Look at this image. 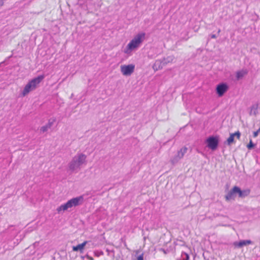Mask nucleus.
<instances>
[{
    "instance_id": "1a4fd4ad",
    "label": "nucleus",
    "mask_w": 260,
    "mask_h": 260,
    "mask_svg": "<svg viewBox=\"0 0 260 260\" xmlns=\"http://www.w3.org/2000/svg\"><path fill=\"white\" fill-rule=\"evenodd\" d=\"M237 196V186H234L225 196V199L227 201L234 200Z\"/></svg>"
},
{
    "instance_id": "f8f14e48",
    "label": "nucleus",
    "mask_w": 260,
    "mask_h": 260,
    "mask_svg": "<svg viewBox=\"0 0 260 260\" xmlns=\"http://www.w3.org/2000/svg\"><path fill=\"white\" fill-rule=\"evenodd\" d=\"M252 243V241L250 240H241L238 242H235L234 244L235 246L238 247H242L244 246H246Z\"/></svg>"
},
{
    "instance_id": "4468645a",
    "label": "nucleus",
    "mask_w": 260,
    "mask_h": 260,
    "mask_svg": "<svg viewBox=\"0 0 260 260\" xmlns=\"http://www.w3.org/2000/svg\"><path fill=\"white\" fill-rule=\"evenodd\" d=\"M247 74V72L246 70H241L238 71L236 73V77L238 80L243 77L245 75Z\"/></svg>"
},
{
    "instance_id": "39448f33",
    "label": "nucleus",
    "mask_w": 260,
    "mask_h": 260,
    "mask_svg": "<svg viewBox=\"0 0 260 260\" xmlns=\"http://www.w3.org/2000/svg\"><path fill=\"white\" fill-rule=\"evenodd\" d=\"M207 146L212 150H215L218 147L219 141L217 137L210 136L206 140Z\"/></svg>"
},
{
    "instance_id": "bb28decb",
    "label": "nucleus",
    "mask_w": 260,
    "mask_h": 260,
    "mask_svg": "<svg viewBox=\"0 0 260 260\" xmlns=\"http://www.w3.org/2000/svg\"><path fill=\"white\" fill-rule=\"evenodd\" d=\"M220 29H218V34H219V33H220Z\"/></svg>"
},
{
    "instance_id": "423d86ee",
    "label": "nucleus",
    "mask_w": 260,
    "mask_h": 260,
    "mask_svg": "<svg viewBox=\"0 0 260 260\" xmlns=\"http://www.w3.org/2000/svg\"><path fill=\"white\" fill-rule=\"evenodd\" d=\"M135 66L133 64L128 65H121L120 71L124 76H130L135 70Z\"/></svg>"
},
{
    "instance_id": "aec40b11",
    "label": "nucleus",
    "mask_w": 260,
    "mask_h": 260,
    "mask_svg": "<svg viewBox=\"0 0 260 260\" xmlns=\"http://www.w3.org/2000/svg\"><path fill=\"white\" fill-rule=\"evenodd\" d=\"M254 146V144L252 142V140H250L249 143L247 145V147L248 149H251Z\"/></svg>"
},
{
    "instance_id": "f03ea898",
    "label": "nucleus",
    "mask_w": 260,
    "mask_h": 260,
    "mask_svg": "<svg viewBox=\"0 0 260 260\" xmlns=\"http://www.w3.org/2000/svg\"><path fill=\"white\" fill-rule=\"evenodd\" d=\"M145 37V32H141L137 34L127 44L124 50V52L126 54H129L132 51L139 47L144 40Z\"/></svg>"
},
{
    "instance_id": "ddd939ff",
    "label": "nucleus",
    "mask_w": 260,
    "mask_h": 260,
    "mask_svg": "<svg viewBox=\"0 0 260 260\" xmlns=\"http://www.w3.org/2000/svg\"><path fill=\"white\" fill-rule=\"evenodd\" d=\"M87 241H85L81 244H78L76 246H73V250L74 251H77L79 250L81 253H82L83 250L85 246L87 244Z\"/></svg>"
},
{
    "instance_id": "4be33fe9",
    "label": "nucleus",
    "mask_w": 260,
    "mask_h": 260,
    "mask_svg": "<svg viewBox=\"0 0 260 260\" xmlns=\"http://www.w3.org/2000/svg\"><path fill=\"white\" fill-rule=\"evenodd\" d=\"M259 133H260V127L257 129V131L253 132V137L256 138L258 136Z\"/></svg>"
},
{
    "instance_id": "412c9836",
    "label": "nucleus",
    "mask_w": 260,
    "mask_h": 260,
    "mask_svg": "<svg viewBox=\"0 0 260 260\" xmlns=\"http://www.w3.org/2000/svg\"><path fill=\"white\" fill-rule=\"evenodd\" d=\"M54 121H51L49 120L48 121V122L46 124V125L48 126L49 128H51V127L52 126Z\"/></svg>"
},
{
    "instance_id": "a878e982",
    "label": "nucleus",
    "mask_w": 260,
    "mask_h": 260,
    "mask_svg": "<svg viewBox=\"0 0 260 260\" xmlns=\"http://www.w3.org/2000/svg\"><path fill=\"white\" fill-rule=\"evenodd\" d=\"M4 0H0V7L2 6L4 4Z\"/></svg>"
},
{
    "instance_id": "2eb2a0df",
    "label": "nucleus",
    "mask_w": 260,
    "mask_h": 260,
    "mask_svg": "<svg viewBox=\"0 0 260 260\" xmlns=\"http://www.w3.org/2000/svg\"><path fill=\"white\" fill-rule=\"evenodd\" d=\"M234 138L235 137L233 135V134H231L230 137L227 139L228 145H230L232 143H233L234 140Z\"/></svg>"
},
{
    "instance_id": "5701e85b",
    "label": "nucleus",
    "mask_w": 260,
    "mask_h": 260,
    "mask_svg": "<svg viewBox=\"0 0 260 260\" xmlns=\"http://www.w3.org/2000/svg\"><path fill=\"white\" fill-rule=\"evenodd\" d=\"M143 253H142L141 255H139L137 257V260H143Z\"/></svg>"
},
{
    "instance_id": "20e7f679",
    "label": "nucleus",
    "mask_w": 260,
    "mask_h": 260,
    "mask_svg": "<svg viewBox=\"0 0 260 260\" xmlns=\"http://www.w3.org/2000/svg\"><path fill=\"white\" fill-rule=\"evenodd\" d=\"M44 78V75H40L36 78L32 79L31 81L25 85L22 91V94L23 96H25L30 91L35 90L37 86Z\"/></svg>"
},
{
    "instance_id": "7c9ffc66",
    "label": "nucleus",
    "mask_w": 260,
    "mask_h": 260,
    "mask_svg": "<svg viewBox=\"0 0 260 260\" xmlns=\"http://www.w3.org/2000/svg\"><path fill=\"white\" fill-rule=\"evenodd\" d=\"M177 260H181V259H177Z\"/></svg>"
},
{
    "instance_id": "dca6fc26",
    "label": "nucleus",
    "mask_w": 260,
    "mask_h": 260,
    "mask_svg": "<svg viewBox=\"0 0 260 260\" xmlns=\"http://www.w3.org/2000/svg\"><path fill=\"white\" fill-rule=\"evenodd\" d=\"M181 256L182 260H188L189 258V255L184 252H182Z\"/></svg>"
},
{
    "instance_id": "f3484780",
    "label": "nucleus",
    "mask_w": 260,
    "mask_h": 260,
    "mask_svg": "<svg viewBox=\"0 0 260 260\" xmlns=\"http://www.w3.org/2000/svg\"><path fill=\"white\" fill-rule=\"evenodd\" d=\"M234 137H236L238 140L240 139L241 136V133L239 131H237L232 134Z\"/></svg>"
},
{
    "instance_id": "f257e3e1",
    "label": "nucleus",
    "mask_w": 260,
    "mask_h": 260,
    "mask_svg": "<svg viewBox=\"0 0 260 260\" xmlns=\"http://www.w3.org/2000/svg\"><path fill=\"white\" fill-rule=\"evenodd\" d=\"M86 158L87 156L84 154L78 153L69 162L68 165L69 170L72 172H78L83 165L86 164Z\"/></svg>"
},
{
    "instance_id": "b1692460",
    "label": "nucleus",
    "mask_w": 260,
    "mask_h": 260,
    "mask_svg": "<svg viewBox=\"0 0 260 260\" xmlns=\"http://www.w3.org/2000/svg\"><path fill=\"white\" fill-rule=\"evenodd\" d=\"M103 252L102 251H101L100 252H99V253H97L96 252H95V255H96V256H99L100 255H103Z\"/></svg>"
},
{
    "instance_id": "6ab92c4d",
    "label": "nucleus",
    "mask_w": 260,
    "mask_h": 260,
    "mask_svg": "<svg viewBox=\"0 0 260 260\" xmlns=\"http://www.w3.org/2000/svg\"><path fill=\"white\" fill-rule=\"evenodd\" d=\"M164 62L167 61V63L173 61V57L172 56H168L166 58H164L162 60Z\"/></svg>"
},
{
    "instance_id": "0eeeda50",
    "label": "nucleus",
    "mask_w": 260,
    "mask_h": 260,
    "mask_svg": "<svg viewBox=\"0 0 260 260\" xmlns=\"http://www.w3.org/2000/svg\"><path fill=\"white\" fill-rule=\"evenodd\" d=\"M187 148L184 147L182 148L179 151H178L176 155H175L171 159V162L172 164L174 165L177 163L184 156V154L187 152Z\"/></svg>"
},
{
    "instance_id": "9d476101",
    "label": "nucleus",
    "mask_w": 260,
    "mask_h": 260,
    "mask_svg": "<svg viewBox=\"0 0 260 260\" xmlns=\"http://www.w3.org/2000/svg\"><path fill=\"white\" fill-rule=\"evenodd\" d=\"M237 196L239 198H244L247 196H248L250 193V191L249 190H241L240 187L237 186Z\"/></svg>"
},
{
    "instance_id": "9b49d317",
    "label": "nucleus",
    "mask_w": 260,
    "mask_h": 260,
    "mask_svg": "<svg viewBox=\"0 0 260 260\" xmlns=\"http://www.w3.org/2000/svg\"><path fill=\"white\" fill-rule=\"evenodd\" d=\"M167 63V61L164 62L161 60H157L153 66V69L155 71H157L160 69H162L163 66Z\"/></svg>"
},
{
    "instance_id": "c85d7f7f",
    "label": "nucleus",
    "mask_w": 260,
    "mask_h": 260,
    "mask_svg": "<svg viewBox=\"0 0 260 260\" xmlns=\"http://www.w3.org/2000/svg\"><path fill=\"white\" fill-rule=\"evenodd\" d=\"M139 250H137V251H136V253H137V254H138V253H139Z\"/></svg>"
},
{
    "instance_id": "6e6552de",
    "label": "nucleus",
    "mask_w": 260,
    "mask_h": 260,
    "mask_svg": "<svg viewBox=\"0 0 260 260\" xmlns=\"http://www.w3.org/2000/svg\"><path fill=\"white\" fill-rule=\"evenodd\" d=\"M228 89V86L224 83L218 84L216 88V93L219 96H222Z\"/></svg>"
},
{
    "instance_id": "cd10ccee",
    "label": "nucleus",
    "mask_w": 260,
    "mask_h": 260,
    "mask_svg": "<svg viewBox=\"0 0 260 260\" xmlns=\"http://www.w3.org/2000/svg\"><path fill=\"white\" fill-rule=\"evenodd\" d=\"M38 244V243L36 242L34 243V245H36V244Z\"/></svg>"
},
{
    "instance_id": "a211bd4d",
    "label": "nucleus",
    "mask_w": 260,
    "mask_h": 260,
    "mask_svg": "<svg viewBox=\"0 0 260 260\" xmlns=\"http://www.w3.org/2000/svg\"><path fill=\"white\" fill-rule=\"evenodd\" d=\"M48 129L49 128L48 127V126L46 125H45L41 127L40 131L41 133H45L47 132L48 130Z\"/></svg>"
},
{
    "instance_id": "393cba45",
    "label": "nucleus",
    "mask_w": 260,
    "mask_h": 260,
    "mask_svg": "<svg viewBox=\"0 0 260 260\" xmlns=\"http://www.w3.org/2000/svg\"><path fill=\"white\" fill-rule=\"evenodd\" d=\"M210 37L212 39H215L217 37L214 34L211 35Z\"/></svg>"
},
{
    "instance_id": "c756f323",
    "label": "nucleus",
    "mask_w": 260,
    "mask_h": 260,
    "mask_svg": "<svg viewBox=\"0 0 260 260\" xmlns=\"http://www.w3.org/2000/svg\"><path fill=\"white\" fill-rule=\"evenodd\" d=\"M90 260H93V258L92 257H90Z\"/></svg>"
},
{
    "instance_id": "7ed1b4c3",
    "label": "nucleus",
    "mask_w": 260,
    "mask_h": 260,
    "mask_svg": "<svg viewBox=\"0 0 260 260\" xmlns=\"http://www.w3.org/2000/svg\"><path fill=\"white\" fill-rule=\"evenodd\" d=\"M84 201V198L82 196H80L76 198H74L69 200L66 203L62 204L59 206L56 210L58 213H60L61 212H64L68 210L69 209L72 208L73 207H76L80 205H81Z\"/></svg>"
}]
</instances>
